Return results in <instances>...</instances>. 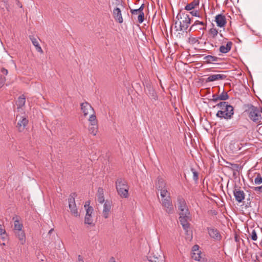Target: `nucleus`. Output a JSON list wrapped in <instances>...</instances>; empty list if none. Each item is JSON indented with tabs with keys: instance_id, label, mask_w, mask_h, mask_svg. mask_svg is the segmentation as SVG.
Segmentation results:
<instances>
[{
	"instance_id": "nucleus-1",
	"label": "nucleus",
	"mask_w": 262,
	"mask_h": 262,
	"mask_svg": "<svg viewBox=\"0 0 262 262\" xmlns=\"http://www.w3.org/2000/svg\"><path fill=\"white\" fill-rule=\"evenodd\" d=\"M176 18L179 20V21H177L175 23L176 31L186 30L191 23V19L189 15L185 13H182L178 14Z\"/></svg>"
},
{
	"instance_id": "nucleus-2",
	"label": "nucleus",
	"mask_w": 262,
	"mask_h": 262,
	"mask_svg": "<svg viewBox=\"0 0 262 262\" xmlns=\"http://www.w3.org/2000/svg\"><path fill=\"white\" fill-rule=\"evenodd\" d=\"M248 113L250 120L256 124H262V109L251 105Z\"/></svg>"
},
{
	"instance_id": "nucleus-3",
	"label": "nucleus",
	"mask_w": 262,
	"mask_h": 262,
	"mask_svg": "<svg viewBox=\"0 0 262 262\" xmlns=\"http://www.w3.org/2000/svg\"><path fill=\"white\" fill-rule=\"evenodd\" d=\"M116 188L118 194L123 198L128 197V186L127 182L122 178H119L116 182Z\"/></svg>"
},
{
	"instance_id": "nucleus-4",
	"label": "nucleus",
	"mask_w": 262,
	"mask_h": 262,
	"mask_svg": "<svg viewBox=\"0 0 262 262\" xmlns=\"http://www.w3.org/2000/svg\"><path fill=\"white\" fill-rule=\"evenodd\" d=\"M156 187L160 192V195L162 199H165L170 196V193L167 190L166 183L162 179H159L156 184Z\"/></svg>"
},
{
	"instance_id": "nucleus-5",
	"label": "nucleus",
	"mask_w": 262,
	"mask_h": 262,
	"mask_svg": "<svg viewBox=\"0 0 262 262\" xmlns=\"http://www.w3.org/2000/svg\"><path fill=\"white\" fill-rule=\"evenodd\" d=\"M234 114V108L232 106L229 105L223 111H219L216 116L220 118H224L228 120L230 119Z\"/></svg>"
},
{
	"instance_id": "nucleus-6",
	"label": "nucleus",
	"mask_w": 262,
	"mask_h": 262,
	"mask_svg": "<svg viewBox=\"0 0 262 262\" xmlns=\"http://www.w3.org/2000/svg\"><path fill=\"white\" fill-rule=\"evenodd\" d=\"M76 196L75 193H71L70 195L68 202H69V207L70 209L71 212L75 216H79V213L76 207V205L75 201V197Z\"/></svg>"
},
{
	"instance_id": "nucleus-7",
	"label": "nucleus",
	"mask_w": 262,
	"mask_h": 262,
	"mask_svg": "<svg viewBox=\"0 0 262 262\" xmlns=\"http://www.w3.org/2000/svg\"><path fill=\"white\" fill-rule=\"evenodd\" d=\"M162 205L165 211L168 214L173 212V207L171 200V197L168 196L165 199H162Z\"/></svg>"
},
{
	"instance_id": "nucleus-8",
	"label": "nucleus",
	"mask_w": 262,
	"mask_h": 262,
	"mask_svg": "<svg viewBox=\"0 0 262 262\" xmlns=\"http://www.w3.org/2000/svg\"><path fill=\"white\" fill-rule=\"evenodd\" d=\"M84 207L86 209V214L84 218V223L91 226H94L93 223V220L92 217V214L93 212V208L89 206V205H85Z\"/></svg>"
},
{
	"instance_id": "nucleus-9",
	"label": "nucleus",
	"mask_w": 262,
	"mask_h": 262,
	"mask_svg": "<svg viewBox=\"0 0 262 262\" xmlns=\"http://www.w3.org/2000/svg\"><path fill=\"white\" fill-rule=\"evenodd\" d=\"M206 230L210 238L216 241H220L222 239V236L220 232L215 228L213 227H207Z\"/></svg>"
},
{
	"instance_id": "nucleus-10",
	"label": "nucleus",
	"mask_w": 262,
	"mask_h": 262,
	"mask_svg": "<svg viewBox=\"0 0 262 262\" xmlns=\"http://www.w3.org/2000/svg\"><path fill=\"white\" fill-rule=\"evenodd\" d=\"M201 251L199 250V246L198 245H194L192 248L191 257L192 259L196 261L200 262H205V259L202 258L201 256Z\"/></svg>"
},
{
	"instance_id": "nucleus-11",
	"label": "nucleus",
	"mask_w": 262,
	"mask_h": 262,
	"mask_svg": "<svg viewBox=\"0 0 262 262\" xmlns=\"http://www.w3.org/2000/svg\"><path fill=\"white\" fill-rule=\"evenodd\" d=\"M190 217V212L180 213L179 221L182 225L183 229L188 232L187 229L189 228V224L188 220Z\"/></svg>"
},
{
	"instance_id": "nucleus-12",
	"label": "nucleus",
	"mask_w": 262,
	"mask_h": 262,
	"mask_svg": "<svg viewBox=\"0 0 262 262\" xmlns=\"http://www.w3.org/2000/svg\"><path fill=\"white\" fill-rule=\"evenodd\" d=\"M16 120H18V122L16 125L19 132H23L28 123V120L24 116H17Z\"/></svg>"
},
{
	"instance_id": "nucleus-13",
	"label": "nucleus",
	"mask_w": 262,
	"mask_h": 262,
	"mask_svg": "<svg viewBox=\"0 0 262 262\" xmlns=\"http://www.w3.org/2000/svg\"><path fill=\"white\" fill-rule=\"evenodd\" d=\"M179 209L180 210V213H184L189 212L186 207V204L185 200L181 196H179L177 199Z\"/></svg>"
},
{
	"instance_id": "nucleus-14",
	"label": "nucleus",
	"mask_w": 262,
	"mask_h": 262,
	"mask_svg": "<svg viewBox=\"0 0 262 262\" xmlns=\"http://www.w3.org/2000/svg\"><path fill=\"white\" fill-rule=\"evenodd\" d=\"M145 91L148 96L152 99L156 100L157 95L150 82H146L145 85Z\"/></svg>"
},
{
	"instance_id": "nucleus-15",
	"label": "nucleus",
	"mask_w": 262,
	"mask_h": 262,
	"mask_svg": "<svg viewBox=\"0 0 262 262\" xmlns=\"http://www.w3.org/2000/svg\"><path fill=\"white\" fill-rule=\"evenodd\" d=\"M81 108L84 116L94 112L93 108L88 102L82 103L81 104Z\"/></svg>"
},
{
	"instance_id": "nucleus-16",
	"label": "nucleus",
	"mask_w": 262,
	"mask_h": 262,
	"mask_svg": "<svg viewBox=\"0 0 262 262\" xmlns=\"http://www.w3.org/2000/svg\"><path fill=\"white\" fill-rule=\"evenodd\" d=\"M233 194L236 201L239 203L242 202L245 199V193L243 190L235 188L233 190Z\"/></svg>"
},
{
	"instance_id": "nucleus-17",
	"label": "nucleus",
	"mask_w": 262,
	"mask_h": 262,
	"mask_svg": "<svg viewBox=\"0 0 262 262\" xmlns=\"http://www.w3.org/2000/svg\"><path fill=\"white\" fill-rule=\"evenodd\" d=\"M111 207L112 203L110 201L106 200L103 205L102 211L103 216L105 219H107L108 217L109 212L111 210Z\"/></svg>"
},
{
	"instance_id": "nucleus-18",
	"label": "nucleus",
	"mask_w": 262,
	"mask_h": 262,
	"mask_svg": "<svg viewBox=\"0 0 262 262\" xmlns=\"http://www.w3.org/2000/svg\"><path fill=\"white\" fill-rule=\"evenodd\" d=\"M226 76L224 74H212L209 75L206 79V82H212L225 79Z\"/></svg>"
},
{
	"instance_id": "nucleus-19",
	"label": "nucleus",
	"mask_w": 262,
	"mask_h": 262,
	"mask_svg": "<svg viewBox=\"0 0 262 262\" xmlns=\"http://www.w3.org/2000/svg\"><path fill=\"white\" fill-rule=\"evenodd\" d=\"M113 14L114 19L117 21H118L119 23H120V24L123 22V18L122 16V14H121V11L120 9H119L118 8H115L113 10Z\"/></svg>"
},
{
	"instance_id": "nucleus-20",
	"label": "nucleus",
	"mask_w": 262,
	"mask_h": 262,
	"mask_svg": "<svg viewBox=\"0 0 262 262\" xmlns=\"http://www.w3.org/2000/svg\"><path fill=\"white\" fill-rule=\"evenodd\" d=\"M215 22L218 27L221 28L224 27L226 24L225 16L222 14H218L215 16Z\"/></svg>"
},
{
	"instance_id": "nucleus-21",
	"label": "nucleus",
	"mask_w": 262,
	"mask_h": 262,
	"mask_svg": "<svg viewBox=\"0 0 262 262\" xmlns=\"http://www.w3.org/2000/svg\"><path fill=\"white\" fill-rule=\"evenodd\" d=\"M212 101L216 102L218 100H226L229 99V95L227 92H223L219 96L213 95L212 96Z\"/></svg>"
},
{
	"instance_id": "nucleus-22",
	"label": "nucleus",
	"mask_w": 262,
	"mask_h": 262,
	"mask_svg": "<svg viewBox=\"0 0 262 262\" xmlns=\"http://www.w3.org/2000/svg\"><path fill=\"white\" fill-rule=\"evenodd\" d=\"M96 196L98 202L102 204L104 202V190L102 187H99L97 190V192L96 194Z\"/></svg>"
},
{
	"instance_id": "nucleus-23",
	"label": "nucleus",
	"mask_w": 262,
	"mask_h": 262,
	"mask_svg": "<svg viewBox=\"0 0 262 262\" xmlns=\"http://www.w3.org/2000/svg\"><path fill=\"white\" fill-rule=\"evenodd\" d=\"M29 38L31 40L32 44L35 47L36 51L41 54L43 53V51L39 44L37 39L34 37L33 36H30Z\"/></svg>"
},
{
	"instance_id": "nucleus-24",
	"label": "nucleus",
	"mask_w": 262,
	"mask_h": 262,
	"mask_svg": "<svg viewBox=\"0 0 262 262\" xmlns=\"http://www.w3.org/2000/svg\"><path fill=\"white\" fill-rule=\"evenodd\" d=\"M15 234L18 238L21 245L25 244L26 243V235L24 231L23 230L15 231Z\"/></svg>"
},
{
	"instance_id": "nucleus-25",
	"label": "nucleus",
	"mask_w": 262,
	"mask_h": 262,
	"mask_svg": "<svg viewBox=\"0 0 262 262\" xmlns=\"http://www.w3.org/2000/svg\"><path fill=\"white\" fill-rule=\"evenodd\" d=\"M148 262H164V256L154 254L152 256H149Z\"/></svg>"
},
{
	"instance_id": "nucleus-26",
	"label": "nucleus",
	"mask_w": 262,
	"mask_h": 262,
	"mask_svg": "<svg viewBox=\"0 0 262 262\" xmlns=\"http://www.w3.org/2000/svg\"><path fill=\"white\" fill-rule=\"evenodd\" d=\"M232 45V42L229 41L226 43V46H221L220 47L219 50L222 53H227L231 50Z\"/></svg>"
},
{
	"instance_id": "nucleus-27",
	"label": "nucleus",
	"mask_w": 262,
	"mask_h": 262,
	"mask_svg": "<svg viewBox=\"0 0 262 262\" xmlns=\"http://www.w3.org/2000/svg\"><path fill=\"white\" fill-rule=\"evenodd\" d=\"M198 25H201L203 26L202 27H199L198 29L199 30H205L206 27V24L204 23L203 21L200 20H195L194 24L191 26L189 31L194 29V27Z\"/></svg>"
},
{
	"instance_id": "nucleus-28",
	"label": "nucleus",
	"mask_w": 262,
	"mask_h": 262,
	"mask_svg": "<svg viewBox=\"0 0 262 262\" xmlns=\"http://www.w3.org/2000/svg\"><path fill=\"white\" fill-rule=\"evenodd\" d=\"M200 3L199 0H194L191 3L187 4L185 7V9L187 11L192 10L196 8V7L198 6Z\"/></svg>"
},
{
	"instance_id": "nucleus-29",
	"label": "nucleus",
	"mask_w": 262,
	"mask_h": 262,
	"mask_svg": "<svg viewBox=\"0 0 262 262\" xmlns=\"http://www.w3.org/2000/svg\"><path fill=\"white\" fill-rule=\"evenodd\" d=\"M13 220H14V230L15 231L22 230L23 227V224L20 223L18 220L17 216H15L13 217Z\"/></svg>"
},
{
	"instance_id": "nucleus-30",
	"label": "nucleus",
	"mask_w": 262,
	"mask_h": 262,
	"mask_svg": "<svg viewBox=\"0 0 262 262\" xmlns=\"http://www.w3.org/2000/svg\"><path fill=\"white\" fill-rule=\"evenodd\" d=\"M204 59L206 63H211L213 62L218 61L219 58L212 55H207L204 57Z\"/></svg>"
},
{
	"instance_id": "nucleus-31",
	"label": "nucleus",
	"mask_w": 262,
	"mask_h": 262,
	"mask_svg": "<svg viewBox=\"0 0 262 262\" xmlns=\"http://www.w3.org/2000/svg\"><path fill=\"white\" fill-rule=\"evenodd\" d=\"M26 102V98L24 95L19 96L16 102V104L18 108H20L23 106Z\"/></svg>"
},
{
	"instance_id": "nucleus-32",
	"label": "nucleus",
	"mask_w": 262,
	"mask_h": 262,
	"mask_svg": "<svg viewBox=\"0 0 262 262\" xmlns=\"http://www.w3.org/2000/svg\"><path fill=\"white\" fill-rule=\"evenodd\" d=\"M89 130L91 134L95 136L98 132V124H90Z\"/></svg>"
},
{
	"instance_id": "nucleus-33",
	"label": "nucleus",
	"mask_w": 262,
	"mask_h": 262,
	"mask_svg": "<svg viewBox=\"0 0 262 262\" xmlns=\"http://www.w3.org/2000/svg\"><path fill=\"white\" fill-rule=\"evenodd\" d=\"M90 114V116L89 118V121H90V124H97L98 121L95 114V112H93V113H92Z\"/></svg>"
},
{
	"instance_id": "nucleus-34",
	"label": "nucleus",
	"mask_w": 262,
	"mask_h": 262,
	"mask_svg": "<svg viewBox=\"0 0 262 262\" xmlns=\"http://www.w3.org/2000/svg\"><path fill=\"white\" fill-rule=\"evenodd\" d=\"M0 236L2 239H5L7 236L6 230L3 225L0 224Z\"/></svg>"
},
{
	"instance_id": "nucleus-35",
	"label": "nucleus",
	"mask_w": 262,
	"mask_h": 262,
	"mask_svg": "<svg viewBox=\"0 0 262 262\" xmlns=\"http://www.w3.org/2000/svg\"><path fill=\"white\" fill-rule=\"evenodd\" d=\"M254 182L255 185H260L262 183V176L260 173H258L256 175Z\"/></svg>"
},
{
	"instance_id": "nucleus-36",
	"label": "nucleus",
	"mask_w": 262,
	"mask_h": 262,
	"mask_svg": "<svg viewBox=\"0 0 262 262\" xmlns=\"http://www.w3.org/2000/svg\"><path fill=\"white\" fill-rule=\"evenodd\" d=\"M229 105V104H228V103L226 102H221L217 103L216 105V106L220 107L221 109V111H223Z\"/></svg>"
},
{
	"instance_id": "nucleus-37",
	"label": "nucleus",
	"mask_w": 262,
	"mask_h": 262,
	"mask_svg": "<svg viewBox=\"0 0 262 262\" xmlns=\"http://www.w3.org/2000/svg\"><path fill=\"white\" fill-rule=\"evenodd\" d=\"M209 34L211 37L214 38L218 34V31L215 28H211L209 30Z\"/></svg>"
},
{
	"instance_id": "nucleus-38",
	"label": "nucleus",
	"mask_w": 262,
	"mask_h": 262,
	"mask_svg": "<svg viewBox=\"0 0 262 262\" xmlns=\"http://www.w3.org/2000/svg\"><path fill=\"white\" fill-rule=\"evenodd\" d=\"M251 238L253 241H256L257 239V236L256 231L254 229H253L251 233L250 234Z\"/></svg>"
},
{
	"instance_id": "nucleus-39",
	"label": "nucleus",
	"mask_w": 262,
	"mask_h": 262,
	"mask_svg": "<svg viewBox=\"0 0 262 262\" xmlns=\"http://www.w3.org/2000/svg\"><path fill=\"white\" fill-rule=\"evenodd\" d=\"M138 20L139 23H142L144 20V12L140 13L138 16Z\"/></svg>"
},
{
	"instance_id": "nucleus-40",
	"label": "nucleus",
	"mask_w": 262,
	"mask_h": 262,
	"mask_svg": "<svg viewBox=\"0 0 262 262\" xmlns=\"http://www.w3.org/2000/svg\"><path fill=\"white\" fill-rule=\"evenodd\" d=\"M253 190L257 193H262V185L258 187H253Z\"/></svg>"
},
{
	"instance_id": "nucleus-41",
	"label": "nucleus",
	"mask_w": 262,
	"mask_h": 262,
	"mask_svg": "<svg viewBox=\"0 0 262 262\" xmlns=\"http://www.w3.org/2000/svg\"><path fill=\"white\" fill-rule=\"evenodd\" d=\"M5 81V77L0 74V88L4 85Z\"/></svg>"
},
{
	"instance_id": "nucleus-42",
	"label": "nucleus",
	"mask_w": 262,
	"mask_h": 262,
	"mask_svg": "<svg viewBox=\"0 0 262 262\" xmlns=\"http://www.w3.org/2000/svg\"><path fill=\"white\" fill-rule=\"evenodd\" d=\"M227 164H230L231 168H232L233 170H237L239 167L238 165L236 164H232L230 162H227Z\"/></svg>"
},
{
	"instance_id": "nucleus-43",
	"label": "nucleus",
	"mask_w": 262,
	"mask_h": 262,
	"mask_svg": "<svg viewBox=\"0 0 262 262\" xmlns=\"http://www.w3.org/2000/svg\"><path fill=\"white\" fill-rule=\"evenodd\" d=\"M190 13L192 16L200 17L199 11L198 10H192L191 12H190Z\"/></svg>"
},
{
	"instance_id": "nucleus-44",
	"label": "nucleus",
	"mask_w": 262,
	"mask_h": 262,
	"mask_svg": "<svg viewBox=\"0 0 262 262\" xmlns=\"http://www.w3.org/2000/svg\"><path fill=\"white\" fill-rule=\"evenodd\" d=\"M130 12L133 15H137V14L139 15L141 13V12L138 9H131L130 10Z\"/></svg>"
},
{
	"instance_id": "nucleus-45",
	"label": "nucleus",
	"mask_w": 262,
	"mask_h": 262,
	"mask_svg": "<svg viewBox=\"0 0 262 262\" xmlns=\"http://www.w3.org/2000/svg\"><path fill=\"white\" fill-rule=\"evenodd\" d=\"M193 171V179L195 181H197L198 179V173L196 171L192 169Z\"/></svg>"
},
{
	"instance_id": "nucleus-46",
	"label": "nucleus",
	"mask_w": 262,
	"mask_h": 262,
	"mask_svg": "<svg viewBox=\"0 0 262 262\" xmlns=\"http://www.w3.org/2000/svg\"><path fill=\"white\" fill-rule=\"evenodd\" d=\"M1 72L5 75H7L8 73V70L4 68L1 69Z\"/></svg>"
},
{
	"instance_id": "nucleus-47",
	"label": "nucleus",
	"mask_w": 262,
	"mask_h": 262,
	"mask_svg": "<svg viewBox=\"0 0 262 262\" xmlns=\"http://www.w3.org/2000/svg\"><path fill=\"white\" fill-rule=\"evenodd\" d=\"M190 41L192 43L194 44L198 42V40L196 38L193 37L191 39H190Z\"/></svg>"
},
{
	"instance_id": "nucleus-48",
	"label": "nucleus",
	"mask_w": 262,
	"mask_h": 262,
	"mask_svg": "<svg viewBox=\"0 0 262 262\" xmlns=\"http://www.w3.org/2000/svg\"><path fill=\"white\" fill-rule=\"evenodd\" d=\"M144 4H142L141 5V6L139 8H138V9L141 12H143V10L144 9Z\"/></svg>"
},
{
	"instance_id": "nucleus-49",
	"label": "nucleus",
	"mask_w": 262,
	"mask_h": 262,
	"mask_svg": "<svg viewBox=\"0 0 262 262\" xmlns=\"http://www.w3.org/2000/svg\"><path fill=\"white\" fill-rule=\"evenodd\" d=\"M77 262H84L82 257L80 255H78Z\"/></svg>"
},
{
	"instance_id": "nucleus-50",
	"label": "nucleus",
	"mask_w": 262,
	"mask_h": 262,
	"mask_svg": "<svg viewBox=\"0 0 262 262\" xmlns=\"http://www.w3.org/2000/svg\"><path fill=\"white\" fill-rule=\"evenodd\" d=\"M2 2L5 4L6 5L8 4V0H1Z\"/></svg>"
},
{
	"instance_id": "nucleus-51",
	"label": "nucleus",
	"mask_w": 262,
	"mask_h": 262,
	"mask_svg": "<svg viewBox=\"0 0 262 262\" xmlns=\"http://www.w3.org/2000/svg\"><path fill=\"white\" fill-rule=\"evenodd\" d=\"M53 231V229H51V230H50V231H49V234H51Z\"/></svg>"
},
{
	"instance_id": "nucleus-52",
	"label": "nucleus",
	"mask_w": 262,
	"mask_h": 262,
	"mask_svg": "<svg viewBox=\"0 0 262 262\" xmlns=\"http://www.w3.org/2000/svg\"><path fill=\"white\" fill-rule=\"evenodd\" d=\"M227 167H230V168H231V165H230V164H228V165L227 166Z\"/></svg>"
},
{
	"instance_id": "nucleus-53",
	"label": "nucleus",
	"mask_w": 262,
	"mask_h": 262,
	"mask_svg": "<svg viewBox=\"0 0 262 262\" xmlns=\"http://www.w3.org/2000/svg\"><path fill=\"white\" fill-rule=\"evenodd\" d=\"M260 256L262 257V252H261V254H260Z\"/></svg>"
},
{
	"instance_id": "nucleus-54",
	"label": "nucleus",
	"mask_w": 262,
	"mask_h": 262,
	"mask_svg": "<svg viewBox=\"0 0 262 262\" xmlns=\"http://www.w3.org/2000/svg\"><path fill=\"white\" fill-rule=\"evenodd\" d=\"M99 0H98V1H99Z\"/></svg>"
}]
</instances>
